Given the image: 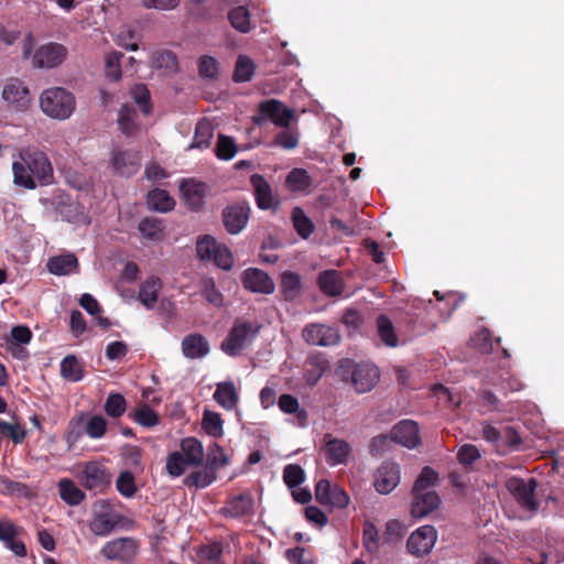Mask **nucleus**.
<instances>
[{
    "instance_id": "obj_1",
    "label": "nucleus",
    "mask_w": 564,
    "mask_h": 564,
    "mask_svg": "<svg viewBox=\"0 0 564 564\" xmlns=\"http://www.w3.org/2000/svg\"><path fill=\"white\" fill-rule=\"evenodd\" d=\"M14 183L29 189H34L37 183L47 185L53 182V167L47 155L40 151H26L21 160L12 165Z\"/></svg>"
},
{
    "instance_id": "obj_2",
    "label": "nucleus",
    "mask_w": 564,
    "mask_h": 564,
    "mask_svg": "<svg viewBox=\"0 0 564 564\" xmlns=\"http://www.w3.org/2000/svg\"><path fill=\"white\" fill-rule=\"evenodd\" d=\"M336 375L358 393L372 390L380 378L379 369L373 364L356 362L349 358L339 360Z\"/></svg>"
},
{
    "instance_id": "obj_3",
    "label": "nucleus",
    "mask_w": 564,
    "mask_h": 564,
    "mask_svg": "<svg viewBox=\"0 0 564 564\" xmlns=\"http://www.w3.org/2000/svg\"><path fill=\"white\" fill-rule=\"evenodd\" d=\"M128 521L127 517L116 510L110 500H98L94 505L88 528L97 536H108L123 528Z\"/></svg>"
},
{
    "instance_id": "obj_4",
    "label": "nucleus",
    "mask_w": 564,
    "mask_h": 564,
    "mask_svg": "<svg viewBox=\"0 0 564 564\" xmlns=\"http://www.w3.org/2000/svg\"><path fill=\"white\" fill-rule=\"evenodd\" d=\"M40 107L47 117L65 120L75 111L76 99L73 93L64 87H51L42 91Z\"/></svg>"
},
{
    "instance_id": "obj_5",
    "label": "nucleus",
    "mask_w": 564,
    "mask_h": 564,
    "mask_svg": "<svg viewBox=\"0 0 564 564\" xmlns=\"http://www.w3.org/2000/svg\"><path fill=\"white\" fill-rule=\"evenodd\" d=\"M295 110L283 105L278 99H267L259 104L258 115L252 117L254 124L262 127L271 121L280 128H289L292 121H296Z\"/></svg>"
},
{
    "instance_id": "obj_6",
    "label": "nucleus",
    "mask_w": 564,
    "mask_h": 564,
    "mask_svg": "<svg viewBox=\"0 0 564 564\" xmlns=\"http://www.w3.org/2000/svg\"><path fill=\"white\" fill-rule=\"evenodd\" d=\"M196 251L202 260H213L223 270H229L234 264L230 250L210 235H205L197 240Z\"/></svg>"
},
{
    "instance_id": "obj_7",
    "label": "nucleus",
    "mask_w": 564,
    "mask_h": 564,
    "mask_svg": "<svg viewBox=\"0 0 564 564\" xmlns=\"http://www.w3.org/2000/svg\"><path fill=\"white\" fill-rule=\"evenodd\" d=\"M139 551V543L134 538L122 536L108 541L100 550L101 555L109 561L131 563Z\"/></svg>"
},
{
    "instance_id": "obj_8",
    "label": "nucleus",
    "mask_w": 564,
    "mask_h": 564,
    "mask_svg": "<svg viewBox=\"0 0 564 564\" xmlns=\"http://www.w3.org/2000/svg\"><path fill=\"white\" fill-rule=\"evenodd\" d=\"M79 480L86 489L104 492L111 484V474L104 464L93 460L84 465Z\"/></svg>"
},
{
    "instance_id": "obj_9",
    "label": "nucleus",
    "mask_w": 564,
    "mask_h": 564,
    "mask_svg": "<svg viewBox=\"0 0 564 564\" xmlns=\"http://www.w3.org/2000/svg\"><path fill=\"white\" fill-rule=\"evenodd\" d=\"M506 486L523 509L530 512H535L538 510L539 503L534 497L538 482L534 478L525 481L520 477H511L508 479Z\"/></svg>"
},
{
    "instance_id": "obj_10",
    "label": "nucleus",
    "mask_w": 564,
    "mask_h": 564,
    "mask_svg": "<svg viewBox=\"0 0 564 564\" xmlns=\"http://www.w3.org/2000/svg\"><path fill=\"white\" fill-rule=\"evenodd\" d=\"M249 181L253 187V197L258 208L275 214L280 209L281 199L276 193H273L269 182L260 174L251 175Z\"/></svg>"
},
{
    "instance_id": "obj_11",
    "label": "nucleus",
    "mask_w": 564,
    "mask_h": 564,
    "mask_svg": "<svg viewBox=\"0 0 564 564\" xmlns=\"http://www.w3.org/2000/svg\"><path fill=\"white\" fill-rule=\"evenodd\" d=\"M54 210L67 223H82L86 215L84 206L63 191H56L51 198Z\"/></svg>"
},
{
    "instance_id": "obj_12",
    "label": "nucleus",
    "mask_w": 564,
    "mask_h": 564,
    "mask_svg": "<svg viewBox=\"0 0 564 564\" xmlns=\"http://www.w3.org/2000/svg\"><path fill=\"white\" fill-rule=\"evenodd\" d=\"M316 500L325 506L344 509L349 505V496L338 485H333L327 479H321L315 486Z\"/></svg>"
},
{
    "instance_id": "obj_13",
    "label": "nucleus",
    "mask_w": 564,
    "mask_h": 564,
    "mask_svg": "<svg viewBox=\"0 0 564 564\" xmlns=\"http://www.w3.org/2000/svg\"><path fill=\"white\" fill-rule=\"evenodd\" d=\"M67 48L59 43L50 42L41 45L33 54V65L36 68H54L67 57Z\"/></svg>"
},
{
    "instance_id": "obj_14",
    "label": "nucleus",
    "mask_w": 564,
    "mask_h": 564,
    "mask_svg": "<svg viewBox=\"0 0 564 564\" xmlns=\"http://www.w3.org/2000/svg\"><path fill=\"white\" fill-rule=\"evenodd\" d=\"M437 539V532L433 525H423L416 529L406 541L410 554L422 557L429 554Z\"/></svg>"
},
{
    "instance_id": "obj_15",
    "label": "nucleus",
    "mask_w": 564,
    "mask_h": 564,
    "mask_svg": "<svg viewBox=\"0 0 564 564\" xmlns=\"http://www.w3.org/2000/svg\"><path fill=\"white\" fill-rule=\"evenodd\" d=\"M306 343L316 346H334L340 340L338 329L325 324H310L303 329Z\"/></svg>"
},
{
    "instance_id": "obj_16",
    "label": "nucleus",
    "mask_w": 564,
    "mask_h": 564,
    "mask_svg": "<svg viewBox=\"0 0 564 564\" xmlns=\"http://www.w3.org/2000/svg\"><path fill=\"white\" fill-rule=\"evenodd\" d=\"M183 199L192 212H198L205 204L208 185L193 178L183 180L180 185Z\"/></svg>"
},
{
    "instance_id": "obj_17",
    "label": "nucleus",
    "mask_w": 564,
    "mask_h": 564,
    "mask_svg": "<svg viewBox=\"0 0 564 564\" xmlns=\"http://www.w3.org/2000/svg\"><path fill=\"white\" fill-rule=\"evenodd\" d=\"M110 163L117 174L131 176L140 169L141 158L134 150H113Z\"/></svg>"
},
{
    "instance_id": "obj_18",
    "label": "nucleus",
    "mask_w": 564,
    "mask_h": 564,
    "mask_svg": "<svg viewBox=\"0 0 564 564\" xmlns=\"http://www.w3.org/2000/svg\"><path fill=\"white\" fill-rule=\"evenodd\" d=\"M400 482V466L393 462H384L377 469L375 487L379 494H390Z\"/></svg>"
},
{
    "instance_id": "obj_19",
    "label": "nucleus",
    "mask_w": 564,
    "mask_h": 564,
    "mask_svg": "<svg viewBox=\"0 0 564 564\" xmlns=\"http://www.w3.org/2000/svg\"><path fill=\"white\" fill-rule=\"evenodd\" d=\"M391 440L408 448H414L421 443L419 425L411 420H403L391 431Z\"/></svg>"
},
{
    "instance_id": "obj_20",
    "label": "nucleus",
    "mask_w": 564,
    "mask_h": 564,
    "mask_svg": "<svg viewBox=\"0 0 564 564\" xmlns=\"http://www.w3.org/2000/svg\"><path fill=\"white\" fill-rule=\"evenodd\" d=\"M217 468V457L207 454V465L203 469L193 471L186 476L184 479V485L187 487H195L197 489L206 488L216 479Z\"/></svg>"
},
{
    "instance_id": "obj_21",
    "label": "nucleus",
    "mask_w": 564,
    "mask_h": 564,
    "mask_svg": "<svg viewBox=\"0 0 564 564\" xmlns=\"http://www.w3.org/2000/svg\"><path fill=\"white\" fill-rule=\"evenodd\" d=\"M413 501L411 506V514L414 518H423L438 508L441 499L434 490L413 491Z\"/></svg>"
},
{
    "instance_id": "obj_22",
    "label": "nucleus",
    "mask_w": 564,
    "mask_h": 564,
    "mask_svg": "<svg viewBox=\"0 0 564 564\" xmlns=\"http://www.w3.org/2000/svg\"><path fill=\"white\" fill-rule=\"evenodd\" d=\"M2 97L19 111L25 110L30 104V90L18 79H12L4 86Z\"/></svg>"
},
{
    "instance_id": "obj_23",
    "label": "nucleus",
    "mask_w": 564,
    "mask_h": 564,
    "mask_svg": "<svg viewBox=\"0 0 564 564\" xmlns=\"http://www.w3.org/2000/svg\"><path fill=\"white\" fill-rule=\"evenodd\" d=\"M182 352L188 359L204 358L209 352V344L198 333L188 334L182 340Z\"/></svg>"
},
{
    "instance_id": "obj_24",
    "label": "nucleus",
    "mask_w": 564,
    "mask_h": 564,
    "mask_svg": "<svg viewBox=\"0 0 564 564\" xmlns=\"http://www.w3.org/2000/svg\"><path fill=\"white\" fill-rule=\"evenodd\" d=\"M247 339V322L236 324L221 343V350L228 356L239 355Z\"/></svg>"
},
{
    "instance_id": "obj_25",
    "label": "nucleus",
    "mask_w": 564,
    "mask_h": 564,
    "mask_svg": "<svg viewBox=\"0 0 564 564\" xmlns=\"http://www.w3.org/2000/svg\"><path fill=\"white\" fill-rule=\"evenodd\" d=\"M163 288L162 280L156 275H150L148 276L140 285L139 290V301L141 304L147 307L148 310H152L158 300H159V292Z\"/></svg>"
},
{
    "instance_id": "obj_26",
    "label": "nucleus",
    "mask_w": 564,
    "mask_h": 564,
    "mask_svg": "<svg viewBox=\"0 0 564 564\" xmlns=\"http://www.w3.org/2000/svg\"><path fill=\"white\" fill-rule=\"evenodd\" d=\"M285 186L292 193L307 195L313 186V178L310 173L302 167L292 169L285 177Z\"/></svg>"
},
{
    "instance_id": "obj_27",
    "label": "nucleus",
    "mask_w": 564,
    "mask_h": 564,
    "mask_svg": "<svg viewBox=\"0 0 564 564\" xmlns=\"http://www.w3.org/2000/svg\"><path fill=\"white\" fill-rule=\"evenodd\" d=\"M326 460L330 465L345 464L350 454V445L339 438H328L323 448Z\"/></svg>"
},
{
    "instance_id": "obj_28",
    "label": "nucleus",
    "mask_w": 564,
    "mask_h": 564,
    "mask_svg": "<svg viewBox=\"0 0 564 564\" xmlns=\"http://www.w3.org/2000/svg\"><path fill=\"white\" fill-rule=\"evenodd\" d=\"M223 223L229 234H238L247 223L246 208L238 205L226 207L223 212Z\"/></svg>"
},
{
    "instance_id": "obj_29",
    "label": "nucleus",
    "mask_w": 564,
    "mask_h": 564,
    "mask_svg": "<svg viewBox=\"0 0 564 564\" xmlns=\"http://www.w3.org/2000/svg\"><path fill=\"white\" fill-rule=\"evenodd\" d=\"M46 265L54 275H68L77 270L78 260L74 253L59 254L50 258Z\"/></svg>"
},
{
    "instance_id": "obj_30",
    "label": "nucleus",
    "mask_w": 564,
    "mask_h": 564,
    "mask_svg": "<svg viewBox=\"0 0 564 564\" xmlns=\"http://www.w3.org/2000/svg\"><path fill=\"white\" fill-rule=\"evenodd\" d=\"M213 397L226 410L235 409L239 400L238 391L231 381L217 383Z\"/></svg>"
},
{
    "instance_id": "obj_31",
    "label": "nucleus",
    "mask_w": 564,
    "mask_h": 564,
    "mask_svg": "<svg viewBox=\"0 0 564 564\" xmlns=\"http://www.w3.org/2000/svg\"><path fill=\"white\" fill-rule=\"evenodd\" d=\"M318 286L328 296H339L344 291V282L335 270H327L319 274Z\"/></svg>"
},
{
    "instance_id": "obj_32",
    "label": "nucleus",
    "mask_w": 564,
    "mask_h": 564,
    "mask_svg": "<svg viewBox=\"0 0 564 564\" xmlns=\"http://www.w3.org/2000/svg\"><path fill=\"white\" fill-rule=\"evenodd\" d=\"M214 126L210 120L203 118L200 119L195 127L193 141L189 144L188 149H199L204 150L209 148L210 141L214 137Z\"/></svg>"
},
{
    "instance_id": "obj_33",
    "label": "nucleus",
    "mask_w": 564,
    "mask_h": 564,
    "mask_svg": "<svg viewBox=\"0 0 564 564\" xmlns=\"http://www.w3.org/2000/svg\"><path fill=\"white\" fill-rule=\"evenodd\" d=\"M164 229L163 220L155 217H144L138 225L142 238L154 242L163 240Z\"/></svg>"
},
{
    "instance_id": "obj_34",
    "label": "nucleus",
    "mask_w": 564,
    "mask_h": 564,
    "mask_svg": "<svg viewBox=\"0 0 564 564\" xmlns=\"http://www.w3.org/2000/svg\"><path fill=\"white\" fill-rule=\"evenodd\" d=\"M147 204L152 210L166 213L174 208L175 200L165 189L155 188L148 193Z\"/></svg>"
},
{
    "instance_id": "obj_35",
    "label": "nucleus",
    "mask_w": 564,
    "mask_h": 564,
    "mask_svg": "<svg viewBox=\"0 0 564 564\" xmlns=\"http://www.w3.org/2000/svg\"><path fill=\"white\" fill-rule=\"evenodd\" d=\"M181 451L189 466H198L204 458L202 443L195 437H186L181 442Z\"/></svg>"
},
{
    "instance_id": "obj_36",
    "label": "nucleus",
    "mask_w": 564,
    "mask_h": 564,
    "mask_svg": "<svg viewBox=\"0 0 564 564\" xmlns=\"http://www.w3.org/2000/svg\"><path fill=\"white\" fill-rule=\"evenodd\" d=\"M58 490L61 499L68 506H78L85 499V492L68 478L58 481Z\"/></svg>"
},
{
    "instance_id": "obj_37",
    "label": "nucleus",
    "mask_w": 564,
    "mask_h": 564,
    "mask_svg": "<svg viewBox=\"0 0 564 564\" xmlns=\"http://www.w3.org/2000/svg\"><path fill=\"white\" fill-rule=\"evenodd\" d=\"M249 291L271 294L274 291V283L262 270L249 268Z\"/></svg>"
},
{
    "instance_id": "obj_38",
    "label": "nucleus",
    "mask_w": 564,
    "mask_h": 564,
    "mask_svg": "<svg viewBox=\"0 0 564 564\" xmlns=\"http://www.w3.org/2000/svg\"><path fill=\"white\" fill-rule=\"evenodd\" d=\"M61 376L70 382H78L84 378V367L75 355H67L63 358Z\"/></svg>"
},
{
    "instance_id": "obj_39",
    "label": "nucleus",
    "mask_w": 564,
    "mask_h": 564,
    "mask_svg": "<svg viewBox=\"0 0 564 564\" xmlns=\"http://www.w3.org/2000/svg\"><path fill=\"white\" fill-rule=\"evenodd\" d=\"M152 65L156 69H162L166 75L175 74L178 70L176 54L167 50L154 53Z\"/></svg>"
},
{
    "instance_id": "obj_40",
    "label": "nucleus",
    "mask_w": 564,
    "mask_h": 564,
    "mask_svg": "<svg viewBox=\"0 0 564 564\" xmlns=\"http://www.w3.org/2000/svg\"><path fill=\"white\" fill-rule=\"evenodd\" d=\"M291 219L295 231L301 238L307 239L314 232L315 225L301 207L296 206L292 209Z\"/></svg>"
},
{
    "instance_id": "obj_41",
    "label": "nucleus",
    "mask_w": 564,
    "mask_h": 564,
    "mask_svg": "<svg viewBox=\"0 0 564 564\" xmlns=\"http://www.w3.org/2000/svg\"><path fill=\"white\" fill-rule=\"evenodd\" d=\"M522 440L518 432L511 426H505L501 430V436L496 451L498 454L505 455L510 451L519 449Z\"/></svg>"
},
{
    "instance_id": "obj_42",
    "label": "nucleus",
    "mask_w": 564,
    "mask_h": 564,
    "mask_svg": "<svg viewBox=\"0 0 564 564\" xmlns=\"http://www.w3.org/2000/svg\"><path fill=\"white\" fill-rule=\"evenodd\" d=\"M377 332L384 345L389 347H395L398 345V336L395 334L394 326L387 315L381 314L378 316Z\"/></svg>"
},
{
    "instance_id": "obj_43",
    "label": "nucleus",
    "mask_w": 564,
    "mask_h": 564,
    "mask_svg": "<svg viewBox=\"0 0 564 564\" xmlns=\"http://www.w3.org/2000/svg\"><path fill=\"white\" fill-rule=\"evenodd\" d=\"M281 290L288 301H292L300 295L301 276L300 274L286 271L281 276Z\"/></svg>"
},
{
    "instance_id": "obj_44",
    "label": "nucleus",
    "mask_w": 564,
    "mask_h": 564,
    "mask_svg": "<svg viewBox=\"0 0 564 564\" xmlns=\"http://www.w3.org/2000/svg\"><path fill=\"white\" fill-rule=\"evenodd\" d=\"M299 142L300 132L297 128H291V126L289 128H283V130L279 131L273 139V144L284 150H293L297 148Z\"/></svg>"
},
{
    "instance_id": "obj_45",
    "label": "nucleus",
    "mask_w": 564,
    "mask_h": 564,
    "mask_svg": "<svg viewBox=\"0 0 564 564\" xmlns=\"http://www.w3.org/2000/svg\"><path fill=\"white\" fill-rule=\"evenodd\" d=\"M202 426L205 432L213 437H220L223 431V420L220 415L210 410H205L203 413Z\"/></svg>"
},
{
    "instance_id": "obj_46",
    "label": "nucleus",
    "mask_w": 564,
    "mask_h": 564,
    "mask_svg": "<svg viewBox=\"0 0 564 564\" xmlns=\"http://www.w3.org/2000/svg\"><path fill=\"white\" fill-rule=\"evenodd\" d=\"M104 410L110 417L118 419L127 410V401L121 393H110L105 402Z\"/></svg>"
},
{
    "instance_id": "obj_47",
    "label": "nucleus",
    "mask_w": 564,
    "mask_h": 564,
    "mask_svg": "<svg viewBox=\"0 0 564 564\" xmlns=\"http://www.w3.org/2000/svg\"><path fill=\"white\" fill-rule=\"evenodd\" d=\"M197 556L204 564H219L223 556V544L214 542L202 545L197 552Z\"/></svg>"
},
{
    "instance_id": "obj_48",
    "label": "nucleus",
    "mask_w": 564,
    "mask_h": 564,
    "mask_svg": "<svg viewBox=\"0 0 564 564\" xmlns=\"http://www.w3.org/2000/svg\"><path fill=\"white\" fill-rule=\"evenodd\" d=\"M132 420L143 427H153L160 423L159 414L148 404H142L133 414Z\"/></svg>"
},
{
    "instance_id": "obj_49",
    "label": "nucleus",
    "mask_w": 564,
    "mask_h": 564,
    "mask_svg": "<svg viewBox=\"0 0 564 564\" xmlns=\"http://www.w3.org/2000/svg\"><path fill=\"white\" fill-rule=\"evenodd\" d=\"M123 57L121 52H110L105 59V75L110 80H119L121 78L120 61Z\"/></svg>"
},
{
    "instance_id": "obj_50",
    "label": "nucleus",
    "mask_w": 564,
    "mask_h": 564,
    "mask_svg": "<svg viewBox=\"0 0 564 564\" xmlns=\"http://www.w3.org/2000/svg\"><path fill=\"white\" fill-rule=\"evenodd\" d=\"M237 153V144L230 137L219 134L215 148V154L220 160H231Z\"/></svg>"
},
{
    "instance_id": "obj_51",
    "label": "nucleus",
    "mask_w": 564,
    "mask_h": 564,
    "mask_svg": "<svg viewBox=\"0 0 564 564\" xmlns=\"http://www.w3.org/2000/svg\"><path fill=\"white\" fill-rule=\"evenodd\" d=\"M437 481L438 474L432 467L425 466L414 481L412 491H429L427 489L435 486Z\"/></svg>"
},
{
    "instance_id": "obj_52",
    "label": "nucleus",
    "mask_w": 564,
    "mask_h": 564,
    "mask_svg": "<svg viewBox=\"0 0 564 564\" xmlns=\"http://www.w3.org/2000/svg\"><path fill=\"white\" fill-rule=\"evenodd\" d=\"M327 368L328 362L326 360L318 358L310 359L308 368H306L304 375L305 381L311 386L316 384Z\"/></svg>"
},
{
    "instance_id": "obj_53",
    "label": "nucleus",
    "mask_w": 564,
    "mask_h": 564,
    "mask_svg": "<svg viewBox=\"0 0 564 564\" xmlns=\"http://www.w3.org/2000/svg\"><path fill=\"white\" fill-rule=\"evenodd\" d=\"M117 490L126 498H131L137 492L138 488L134 481V476L131 471H121L116 481Z\"/></svg>"
},
{
    "instance_id": "obj_54",
    "label": "nucleus",
    "mask_w": 564,
    "mask_h": 564,
    "mask_svg": "<svg viewBox=\"0 0 564 564\" xmlns=\"http://www.w3.org/2000/svg\"><path fill=\"white\" fill-rule=\"evenodd\" d=\"M131 96L135 104L141 108L144 115H149L152 111L151 96L148 87L144 84H137L131 89Z\"/></svg>"
},
{
    "instance_id": "obj_55",
    "label": "nucleus",
    "mask_w": 564,
    "mask_h": 564,
    "mask_svg": "<svg viewBox=\"0 0 564 564\" xmlns=\"http://www.w3.org/2000/svg\"><path fill=\"white\" fill-rule=\"evenodd\" d=\"M247 512V496L245 494H240L238 496L232 497L223 508V513L225 516H229L231 518L241 517Z\"/></svg>"
},
{
    "instance_id": "obj_56",
    "label": "nucleus",
    "mask_w": 564,
    "mask_h": 564,
    "mask_svg": "<svg viewBox=\"0 0 564 564\" xmlns=\"http://www.w3.org/2000/svg\"><path fill=\"white\" fill-rule=\"evenodd\" d=\"M362 543L366 550L375 554L379 550V530L371 522H366L362 530Z\"/></svg>"
},
{
    "instance_id": "obj_57",
    "label": "nucleus",
    "mask_w": 564,
    "mask_h": 564,
    "mask_svg": "<svg viewBox=\"0 0 564 564\" xmlns=\"http://www.w3.org/2000/svg\"><path fill=\"white\" fill-rule=\"evenodd\" d=\"M305 480V473L297 464H289L283 469V481L289 488H295Z\"/></svg>"
},
{
    "instance_id": "obj_58",
    "label": "nucleus",
    "mask_w": 564,
    "mask_h": 564,
    "mask_svg": "<svg viewBox=\"0 0 564 564\" xmlns=\"http://www.w3.org/2000/svg\"><path fill=\"white\" fill-rule=\"evenodd\" d=\"M278 405H279V409L283 413H286V414L296 413L299 419L306 417V411L300 410L299 400H297V398H295L292 394H289V393L281 394L278 400Z\"/></svg>"
},
{
    "instance_id": "obj_59",
    "label": "nucleus",
    "mask_w": 564,
    "mask_h": 564,
    "mask_svg": "<svg viewBox=\"0 0 564 564\" xmlns=\"http://www.w3.org/2000/svg\"><path fill=\"white\" fill-rule=\"evenodd\" d=\"M285 558L290 564H315L313 552L301 546L288 549Z\"/></svg>"
},
{
    "instance_id": "obj_60",
    "label": "nucleus",
    "mask_w": 564,
    "mask_h": 564,
    "mask_svg": "<svg viewBox=\"0 0 564 564\" xmlns=\"http://www.w3.org/2000/svg\"><path fill=\"white\" fill-rule=\"evenodd\" d=\"M187 465L188 463L180 452H173L166 458V470L172 477L183 475Z\"/></svg>"
},
{
    "instance_id": "obj_61",
    "label": "nucleus",
    "mask_w": 564,
    "mask_h": 564,
    "mask_svg": "<svg viewBox=\"0 0 564 564\" xmlns=\"http://www.w3.org/2000/svg\"><path fill=\"white\" fill-rule=\"evenodd\" d=\"M134 110L129 106L123 105L119 111L118 123L120 130L126 135H131L137 130V124L133 120Z\"/></svg>"
},
{
    "instance_id": "obj_62",
    "label": "nucleus",
    "mask_w": 564,
    "mask_h": 564,
    "mask_svg": "<svg viewBox=\"0 0 564 564\" xmlns=\"http://www.w3.org/2000/svg\"><path fill=\"white\" fill-rule=\"evenodd\" d=\"M218 62L216 58L204 55L198 62V73L203 78H216L218 75Z\"/></svg>"
},
{
    "instance_id": "obj_63",
    "label": "nucleus",
    "mask_w": 564,
    "mask_h": 564,
    "mask_svg": "<svg viewBox=\"0 0 564 564\" xmlns=\"http://www.w3.org/2000/svg\"><path fill=\"white\" fill-rule=\"evenodd\" d=\"M107 422L101 415H93L86 423V433L91 438H100L105 435Z\"/></svg>"
},
{
    "instance_id": "obj_64",
    "label": "nucleus",
    "mask_w": 564,
    "mask_h": 564,
    "mask_svg": "<svg viewBox=\"0 0 564 564\" xmlns=\"http://www.w3.org/2000/svg\"><path fill=\"white\" fill-rule=\"evenodd\" d=\"M0 434L10 437L15 444L22 443L25 437V431L21 425L3 420H0Z\"/></svg>"
}]
</instances>
